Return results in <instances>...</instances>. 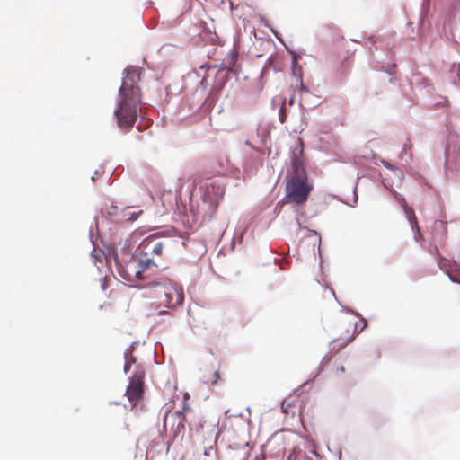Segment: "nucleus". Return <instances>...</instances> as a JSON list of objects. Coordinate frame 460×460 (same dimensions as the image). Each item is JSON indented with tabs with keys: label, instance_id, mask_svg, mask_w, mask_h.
Segmentation results:
<instances>
[{
	"label": "nucleus",
	"instance_id": "393cba45",
	"mask_svg": "<svg viewBox=\"0 0 460 460\" xmlns=\"http://www.w3.org/2000/svg\"><path fill=\"white\" fill-rule=\"evenodd\" d=\"M358 317L360 319V321L363 323V324L361 327H359L358 323V322L355 323L353 335L347 338L350 341H352L356 335L359 334L367 325V321L361 314H360V316H358Z\"/></svg>",
	"mask_w": 460,
	"mask_h": 460
},
{
	"label": "nucleus",
	"instance_id": "3c124183",
	"mask_svg": "<svg viewBox=\"0 0 460 460\" xmlns=\"http://www.w3.org/2000/svg\"><path fill=\"white\" fill-rule=\"evenodd\" d=\"M331 293L332 294V296H334V298L337 300L336 298V295H335V292L332 288H331Z\"/></svg>",
	"mask_w": 460,
	"mask_h": 460
},
{
	"label": "nucleus",
	"instance_id": "1a4fd4ad",
	"mask_svg": "<svg viewBox=\"0 0 460 460\" xmlns=\"http://www.w3.org/2000/svg\"><path fill=\"white\" fill-rule=\"evenodd\" d=\"M434 255L437 259V264L438 268L448 276L449 280L452 283L460 285V279L456 276V273H454V271L460 272V263L456 260H452V261L449 262L447 259L439 254L438 247L434 248Z\"/></svg>",
	"mask_w": 460,
	"mask_h": 460
},
{
	"label": "nucleus",
	"instance_id": "de8ad7c7",
	"mask_svg": "<svg viewBox=\"0 0 460 460\" xmlns=\"http://www.w3.org/2000/svg\"><path fill=\"white\" fill-rule=\"evenodd\" d=\"M234 238H235V234L234 235V240L232 241V243H231V250H233L234 248V243H235Z\"/></svg>",
	"mask_w": 460,
	"mask_h": 460
},
{
	"label": "nucleus",
	"instance_id": "dca6fc26",
	"mask_svg": "<svg viewBox=\"0 0 460 460\" xmlns=\"http://www.w3.org/2000/svg\"><path fill=\"white\" fill-rule=\"evenodd\" d=\"M431 0H422L420 6V28L425 26V22L429 16Z\"/></svg>",
	"mask_w": 460,
	"mask_h": 460
},
{
	"label": "nucleus",
	"instance_id": "a18cd8bd",
	"mask_svg": "<svg viewBox=\"0 0 460 460\" xmlns=\"http://www.w3.org/2000/svg\"><path fill=\"white\" fill-rule=\"evenodd\" d=\"M202 68H203V70H207L208 71V70H209L211 68V66L209 65L203 64Z\"/></svg>",
	"mask_w": 460,
	"mask_h": 460
},
{
	"label": "nucleus",
	"instance_id": "412c9836",
	"mask_svg": "<svg viewBox=\"0 0 460 460\" xmlns=\"http://www.w3.org/2000/svg\"><path fill=\"white\" fill-rule=\"evenodd\" d=\"M135 263L136 261H133L127 265L126 275L124 278L128 280H131L133 274L138 279L142 278V272L141 270L136 269V267L134 266Z\"/></svg>",
	"mask_w": 460,
	"mask_h": 460
},
{
	"label": "nucleus",
	"instance_id": "bf43d9fd",
	"mask_svg": "<svg viewBox=\"0 0 460 460\" xmlns=\"http://www.w3.org/2000/svg\"><path fill=\"white\" fill-rule=\"evenodd\" d=\"M234 416H242V413H239V414H235Z\"/></svg>",
	"mask_w": 460,
	"mask_h": 460
},
{
	"label": "nucleus",
	"instance_id": "4be33fe9",
	"mask_svg": "<svg viewBox=\"0 0 460 460\" xmlns=\"http://www.w3.org/2000/svg\"><path fill=\"white\" fill-rule=\"evenodd\" d=\"M298 106L303 110L301 114H300V125L298 126L297 128V130H296V132H298V133H302L305 128L307 127L308 125V122H307V118L305 114V111L306 110V108H305L302 104V102L299 101L298 102Z\"/></svg>",
	"mask_w": 460,
	"mask_h": 460
},
{
	"label": "nucleus",
	"instance_id": "2eb2a0df",
	"mask_svg": "<svg viewBox=\"0 0 460 460\" xmlns=\"http://www.w3.org/2000/svg\"><path fill=\"white\" fill-rule=\"evenodd\" d=\"M239 39L234 37L233 49L228 52L227 57L225 59L226 64L236 62L239 58Z\"/></svg>",
	"mask_w": 460,
	"mask_h": 460
},
{
	"label": "nucleus",
	"instance_id": "ea45409f",
	"mask_svg": "<svg viewBox=\"0 0 460 460\" xmlns=\"http://www.w3.org/2000/svg\"><path fill=\"white\" fill-rule=\"evenodd\" d=\"M436 224H438L442 228L443 232L447 231V227H446V225L444 222L438 221V222H436Z\"/></svg>",
	"mask_w": 460,
	"mask_h": 460
},
{
	"label": "nucleus",
	"instance_id": "f8f14e48",
	"mask_svg": "<svg viewBox=\"0 0 460 460\" xmlns=\"http://www.w3.org/2000/svg\"><path fill=\"white\" fill-rule=\"evenodd\" d=\"M292 168V175L289 179H298L302 181H308V177L306 174L305 168L304 166V162L302 159L294 157L291 162ZM288 180V177L286 176L285 180Z\"/></svg>",
	"mask_w": 460,
	"mask_h": 460
},
{
	"label": "nucleus",
	"instance_id": "39448f33",
	"mask_svg": "<svg viewBox=\"0 0 460 460\" xmlns=\"http://www.w3.org/2000/svg\"><path fill=\"white\" fill-rule=\"evenodd\" d=\"M313 185L309 181L288 179L286 184V194L282 199L284 203H294L297 206L304 205L309 198Z\"/></svg>",
	"mask_w": 460,
	"mask_h": 460
},
{
	"label": "nucleus",
	"instance_id": "9b49d317",
	"mask_svg": "<svg viewBox=\"0 0 460 460\" xmlns=\"http://www.w3.org/2000/svg\"><path fill=\"white\" fill-rule=\"evenodd\" d=\"M411 84L414 85L420 93L427 96L430 95L435 90L431 81L429 78L423 77L420 75H414L411 81Z\"/></svg>",
	"mask_w": 460,
	"mask_h": 460
},
{
	"label": "nucleus",
	"instance_id": "13d9d810",
	"mask_svg": "<svg viewBox=\"0 0 460 460\" xmlns=\"http://www.w3.org/2000/svg\"><path fill=\"white\" fill-rule=\"evenodd\" d=\"M204 247H206L204 244H203ZM207 252V248H205V250L203 251V253Z\"/></svg>",
	"mask_w": 460,
	"mask_h": 460
},
{
	"label": "nucleus",
	"instance_id": "864d4df0",
	"mask_svg": "<svg viewBox=\"0 0 460 460\" xmlns=\"http://www.w3.org/2000/svg\"><path fill=\"white\" fill-rule=\"evenodd\" d=\"M341 450L339 451V459L341 460Z\"/></svg>",
	"mask_w": 460,
	"mask_h": 460
},
{
	"label": "nucleus",
	"instance_id": "c9c22d12",
	"mask_svg": "<svg viewBox=\"0 0 460 460\" xmlns=\"http://www.w3.org/2000/svg\"><path fill=\"white\" fill-rule=\"evenodd\" d=\"M130 362H133L135 363V358L134 357H130L129 360H127L126 363H125V366H124V371L127 373L128 371V369L130 368Z\"/></svg>",
	"mask_w": 460,
	"mask_h": 460
},
{
	"label": "nucleus",
	"instance_id": "e433bc0d",
	"mask_svg": "<svg viewBox=\"0 0 460 460\" xmlns=\"http://www.w3.org/2000/svg\"><path fill=\"white\" fill-rule=\"evenodd\" d=\"M329 347H330V350H334L336 349V340L333 339L332 341H330L329 343Z\"/></svg>",
	"mask_w": 460,
	"mask_h": 460
},
{
	"label": "nucleus",
	"instance_id": "0eeeda50",
	"mask_svg": "<svg viewBox=\"0 0 460 460\" xmlns=\"http://www.w3.org/2000/svg\"><path fill=\"white\" fill-rule=\"evenodd\" d=\"M445 167L460 172V137L450 135L444 151Z\"/></svg>",
	"mask_w": 460,
	"mask_h": 460
},
{
	"label": "nucleus",
	"instance_id": "6e6d98bb",
	"mask_svg": "<svg viewBox=\"0 0 460 460\" xmlns=\"http://www.w3.org/2000/svg\"><path fill=\"white\" fill-rule=\"evenodd\" d=\"M325 358H326V357H323V358H322L321 363L325 362Z\"/></svg>",
	"mask_w": 460,
	"mask_h": 460
},
{
	"label": "nucleus",
	"instance_id": "79ce46f5",
	"mask_svg": "<svg viewBox=\"0 0 460 460\" xmlns=\"http://www.w3.org/2000/svg\"><path fill=\"white\" fill-rule=\"evenodd\" d=\"M244 232H245V229H243V230L239 234V235H238V241H239L240 243L243 241Z\"/></svg>",
	"mask_w": 460,
	"mask_h": 460
},
{
	"label": "nucleus",
	"instance_id": "37998d69",
	"mask_svg": "<svg viewBox=\"0 0 460 460\" xmlns=\"http://www.w3.org/2000/svg\"><path fill=\"white\" fill-rule=\"evenodd\" d=\"M316 376H317V375H315V376L313 377V379H310V380H308V381L305 382V383L302 385V386H301V387H302V388H304V387H305V386L309 382L313 381V380L316 377Z\"/></svg>",
	"mask_w": 460,
	"mask_h": 460
},
{
	"label": "nucleus",
	"instance_id": "423d86ee",
	"mask_svg": "<svg viewBox=\"0 0 460 460\" xmlns=\"http://www.w3.org/2000/svg\"><path fill=\"white\" fill-rule=\"evenodd\" d=\"M184 421L182 411L168 410L164 416L163 433L169 438H175L183 430Z\"/></svg>",
	"mask_w": 460,
	"mask_h": 460
},
{
	"label": "nucleus",
	"instance_id": "bb28decb",
	"mask_svg": "<svg viewBox=\"0 0 460 460\" xmlns=\"http://www.w3.org/2000/svg\"><path fill=\"white\" fill-rule=\"evenodd\" d=\"M299 58H293V60L291 62V75L293 77L296 78L298 80V73L299 68L302 70V67L297 64Z\"/></svg>",
	"mask_w": 460,
	"mask_h": 460
},
{
	"label": "nucleus",
	"instance_id": "c03bdc74",
	"mask_svg": "<svg viewBox=\"0 0 460 460\" xmlns=\"http://www.w3.org/2000/svg\"><path fill=\"white\" fill-rule=\"evenodd\" d=\"M288 104H289V106H292L294 104V96L293 95L290 96L289 101H288Z\"/></svg>",
	"mask_w": 460,
	"mask_h": 460
},
{
	"label": "nucleus",
	"instance_id": "6e6552de",
	"mask_svg": "<svg viewBox=\"0 0 460 460\" xmlns=\"http://www.w3.org/2000/svg\"><path fill=\"white\" fill-rule=\"evenodd\" d=\"M145 370L137 367L135 374L129 378V384L126 390L128 400L136 405L142 398L144 393Z\"/></svg>",
	"mask_w": 460,
	"mask_h": 460
},
{
	"label": "nucleus",
	"instance_id": "f704fd0d",
	"mask_svg": "<svg viewBox=\"0 0 460 460\" xmlns=\"http://www.w3.org/2000/svg\"><path fill=\"white\" fill-rule=\"evenodd\" d=\"M220 377V374L218 370L213 372V380L211 381V385H215L217 383V380Z\"/></svg>",
	"mask_w": 460,
	"mask_h": 460
},
{
	"label": "nucleus",
	"instance_id": "ddd939ff",
	"mask_svg": "<svg viewBox=\"0 0 460 460\" xmlns=\"http://www.w3.org/2000/svg\"><path fill=\"white\" fill-rule=\"evenodd\" d=\"M448 5V10L444 21V26H450L456 16L460 13V0H449Z\"/></svg>",
	"mask_w": 460,
	"mask_h": 460
},
{
	"label": "nucleus",
	"instance_id": "aec40b11",
	"mask_svg": "<svg viewBox=\"0 0 460 460\" xmlns=\"http://www.w3.org/2000/svg\"><path fill=\"white\" fill-rule=\"evenodd\" d=\"M411 158L412 155L410 152V146L404 144L400 154V160L402 162V165L403 166L409 164L410 162L411 161Z\"/></svg>",
	"mask_w": 460,
	"mask_h": 460
},
{
	"label": "nucleus",
	"instance_id": "603ef678",
	"mask_svg": "<svg viewBox=\"0 0 460 460\" xmlns=\"http://www.w3.org/2000/svg\"><path fill=\"white\" fill-rule=\"evenodd\" d=\"M208 451L207 450V448H205L203 450V456H208Z\"/></svg>",
	"mask_w": 460,
	"mask_h": 460
},
{
	"label": "nucleus",
	"instance_id": "4d7b16f0",
	"mask_svg": "<svg viewBox=\"0 0 460 460\" xmlns=\"http://www.w3.org/2000/svg\"><path fill=\"white\" fill-rule=\"evenodd\" d=\"M208 395H206L205 397H203V401L208 400Z\"/></svg>",
	"mask_w": 460,
	"mask_h": 460
},
{
	"label": "nucleus",
	"instance_id": "8fccbe9b",
	"mask_svg": "<svg viewBox=\"0 0 460 460\" xmlns=\"http://www.w3.org/2000/svg\"><path fill=\"white\" fill-rule=\"evenodd\" d=\"M338 370L341 371V372H344L345 371V367L343 366H341L338 367Z\"/></svg>",
	"mask_w": 460,
	"mask_h": 460
},
{
	"label": "nucleus",
	"instance_id": "4c0bfd02",
	"mask_svg": "<svg viewBox=\"0 0 460 460\" xmlns=\"http://www.w3.org/2000/svg\"><path fill=\"white\" fill-rule=\"evenodd\" d=\"M453 84H454L456 87L460 88V75H456V79H454Z\"/></svg>",
	"mask_w": 460,
	"mask_h": 460
},
{
	"label": "nucleus",
	"instance_id": "5fc2aeb1",
	"mask_svg": "<svg viewBox=\"0 0 460 460\" xmlns=\"http://www.w3.org/2000/svg\"><path fill=\"white\" fill-rule=\"evenodd\" d=\"M351 40L354 42H359V40H358V39H351Z\"/></svg>",
	"mask_w": 460,
	"mask_h": 460
},
{
	"label": "nucleus",
	"instance_id": "49530a36",
	"mask_svg": "<svg viewBox=\"0 0 460 460\" xmlns=\"http://www.w3.org/2000/svg\"><path fill=\"white\" fill-rule=\"evenodd\" d=\"M345 345L346 344L344 342L340 343L337 350H341V349H343L345 347Z\"/></svg>",
	"mask_w": 460,
	"mask_h": 460
},
{
	"label": "nucleus",
	"instance_id": "f03ea898",
	"mask_svg": "<svg viewBox=\"0 0 460 460\" xmlns=\"http://www.w3.org/2000/svg\"><path fill=\"white\" fill-rule=\"evenodd\" d=\"M153 293L160 306L172 308L183 302V290L180 285L168 279L152 284Z\"/></svg>",
	"mask_w": 460,
	"mask_h": 460
},
{
	"label": "nucleus",
	"instance_id": "c756f323",
	"mask_svg": "<svg viewBox=\"0 0 460 460\" xmlns=\"http://www.w3.org/2000/svg\"><path fill=\"white\" fill-rule=\"evenodd\" d=\"M339 304L341 306V311L342 312H344L346 314H349L355 315V316H360V314L358 312L353 310L352 308H350L349 306H344L341 303H339Z\"/></svg>",
	"mask_w": 460,
	"mask_h": 460
},
{
	"label": "nucleus",
	"instance_id": "a19ab883",
	"mask_svg": "<svg viewBox=\"0 0 460 460\" xmlns=\"http://www.w3.org/2000/svg\"><path fill=\"white\" fill-rule=\"evenodd\" d=\"M367 40L369 41V42H376V38L375 35H370V36H368Z\"/></svg>",
	"mask_w": 460,
	"mask_h": 460
},
{
	"label": "nucleus",
	"instance_id": "7c9ffc66",
	"mask_svg": "<svg viewBox=\"0 0 460 460\" xmlns=\"http://www.w3.org/2000/svg\"><path fill=\"white\" fill-rule=\"evenodd\" d=\"M266 27H268L270 31L273 33V35L275 36V38L280 42V43H283L284 40L281 37V35L279 33L278 31H276L275 29H273L271 26H270L267 22H265L264 24Z\"/></svg>",
	"mask_w": 460,
	"mask_h": 460
},
{
	"label": "nucleus",
	"instance_id": "4468645a",
	"mask_svg": "<svg viewBox=\"0 0 460 460\" xmlns=\"http://www.w3.org/2000/svg\"><path fill=\"white\" fill-rule=\"evenodd\" d=\"M203 42L208 41L211 44H221V40L216 31H212L203 21Z\"/></svg>",
	"mask_w": 460,
	"mask_h": 460
},
{
	"label": "nucleus",
	"instance_id": "72a5a7b5",
	"mask_svg": "<svg viewBox=\"0 0 460 460\" xmlns=\"http://www.w3.org/2000/svg\"><path fill=\"white\" fill-rule=\"evenodd\" d=\"M394 70H395V64H390L388 63L387 64V67L385 69V72L389 75H393L394 73Z\"/></svg>",
	"mask_w": 460,
	"mask_h": 460
},
{
	"label": "nucleus",
	"instance_id": "473e14b6",
	"mask_svg": "<svg viewBox=\"0 0 460 460\" xmlns=\"http://www.w3.org/2000/svg\"><path fill=\"white\" fill-rule=\"evenodd\" d=\"M382 164L388 170H397L396 166L393 165L390 162L386 160H382Z\"/></svg>",
	"mask_w": 460,
	"mask_h": 460
},
{
	"label": "nucleus",
	"instance_id": "cd10ccee",
	"mask_svg": "<svg viewBox=\"0 0 460 460\" xmlns=\"http://www.w3.org/2000/svg\"><path fill=\"white\" fill-rule=\"evenodd\" d=\"M308 236H316V237L318 238V249H317V253H318V255H319V257H320V259H321V261H320V264H322V263H323V261H322V255H321V236H320V234H318V232H317V231H315V230H309V234H308Z\"/></svg>",
	"mask_w": 460,
	"mask_h": 460
},
{
	"label": "nucleus",
	"instance_id": "20e7f679",
	"mask_svg": "<svg viewBox=\"0 0 460 460\" xmlns=\"http://www.w3.org/2000/svg\"><path fill=\"white\" fill-rule=\"evenodd\" d=\"M203 174L205 172L203 171ZM205 175H203V178ZM225 189L220 179H214L206 177V181H203V204H208V217H213L216 213L219 202L223 199Z\"/></svg>",
	"mask_w": 460,
	"mask_h": 460
},
{
	"label": "nucleus",
	"instance_id": "9d476101",
	"mask_svg": "<svg viewBox=\"0 0 460 460\" xmlns=\"http://www.w3.org/2000/svg\"><path fill=\"white\" fill-rule=\"evenodd\" d=\"M398 201L405 214V217L407 218V221L409 222V225L412 230V232L416 233V235L414 236V239L416 242L419 241V237H422V234L420 230V227L418 226L416 217L414 214V211L411 208H410L405 200V199L402 196L398 197Z\"/></svg>",
	"mask_w": 460,
	"mask_h": 460
},
{
	"label": "nucleus",
	"instance_id": "58836bf2",
	"mask_svg": "<svg viewBox=\"0 0 460 460\" xmlns=\"http://www.w3.org/2000/svg\"><path fill=\"white\" fill-rule=\"evenodd\" d=\"M277 99H279V97H273L271 99L270 107H271L272 110H274L275 107H276V101H277Z\"/></svg>",
	"mask_w": 460,
	"mask_h": 460
},
{
	"label": "nucleus",
	"instance_id": "a211bd4d",
	"mask_svg": "<svg viewBox=\"0 0 460 460\" xmlns=\"http://www.w3.org/2000/svg\"><path fill=\"white\" fill-rule=\"evenodd\" d=\"M279 100L281 102V105L278 111V117L280 123H285L288 119V111L286 108L287 98L283 96H279Z\"/></svg>",
	"mask_w": 460,
	"mask_h": 460
},
{
	"label": "nucleus",
	"instance_id": "5701e85b",
	"mask_svg": "<svg viewBox=\"0 0 460 460\" xmlns=\"http://www.w3.org/2000/svg\"><path fill=\"white\" fill-rule=\"evenodd\" d=\"M227 164V160L220 159L217 163V168L213 171V175L217 176L229 173V171L226 168Z\"/></svg>",
	"mask_w": 460,
	"mask_h": 460
},
{
	"label": "nucleus",
	"instance_id": "a878e982",
	"mask_svg": "<svg viewBox=\"0 0 460 460\" xmlns=\"http://www.w3.org/2000/svg\"><path fill=\"white\" fill-rule=\"evenodd\" d=\"M226 65L228 66V71L230 73H233L235 75L236 79H238L239 78V75L242 72V67L237 63V61L234 62V63H229V64H226Z\"/></svg>",
	"mask_w": 460,
	"mask_h": 460
},
{
	"label": "nucleus",
	"instance_id": "09e8293b",
	"mask_svg": "<svg viewBox=\"0 0 460 460\" xmlns=\"http://www.w3.org/2000/svg\"><path fill=\"white\" fill-rule=\"evenodd\" d=\"M403 175H404L403 171L400 169V170H399V172H398V176L401 178V177H402Z\"/></svg>",
	"mask_w": 460,
	"mask_h": 460
},
{
	"label": "nucleus",
	"instance_id": "2f4dec72",
	"mask_svg": "<svg viewBox=\"0 0 460 460\" xmlns=\"http://www.w3.org/2000/svg\"><path fill=\"white\" fill-rule=\"evenodd\" d=\"M292 403L291 402H288L286 403V400H283L282 402H281V411L284 412V413H288V408L291 407Z\"/></svg>",
	"mask_w": 460,
	"mask_h": 460
},
{
	"label": "nucleus",
	"instance_id": "c85d7f7f",
	"mask_svg": "<svg viewBox=\"0 0 460 460\" xmlns=\"http://www.w3.org/2000/svg\"><path fill=\"white\" fill-rule=\"evenodd\" d=\"M285 49L287 50V52L291 55V58H300V55L292 48L288 47L285 42L281 43Z\"/></svg>",
	"mask_w": 460,
	"mask_h": 460
},
{
	"label": "nucleus",
	"instance_id": "7ed1b4c3",
	"mask_svg": "<svg viewBox=\"0 0 460 460\" xmlns=\"http://www.w3.org/2000/svg\"><path fill=\"white\" fill-rule=\"evenodd\" d=\"M170 241H162L155 235H150L146 238L142 243V252L137 261L142 270H146L150 266L158 267L157 261L161 259L163 251L170 246Z\"/></svg>",
	"mask_w": 460,
	"mask_h": 460
},
{
	"label": "nucleus",
	"instance_id": "f3484780",
	"mask_svg": "<svg viewBox=\"0 0 460 460\" xmlns=\"http://www.w3.org/2000/svg\"><path fill=\"white\" fill-rule=\"evenodd\" d=\"M298 81L300 83L298 92L301 94L302 99L305 100L306 98V95H308V97L319 99V97L312 94L310 93L308 87L303 83V72L300 68H299V73H298Z\"/></svg>",
	"mask_w": 460,
	"mask_h": 460
},
{
	"label": "nucleus",
	"instance_id": "f257e3e1",
	"mask_svg": "<svg viewBox=\"0 0 460 460\" xmlns=\"http://www.w3.org/2000/svg\"><path fill=\"white\" fill-rule=\"evenodd\" d=\"M141 73V69L137 66H129L125 70L119 88V106L114 112L120 128H131L137 120L142 102L140 88L137 85Z\"/></svg>",
	"mask_w": 460,
	"mask_h": 460
},
{
	"label": "nucleus",
	"instance_id": "6ab92c4d",
	"mask_svg": "<svg viewBox=\"0 0 460 460\" xmlns=\"http://www.w3.org/2000/svg\"><path fill=\"white\" fill-rule=\"evenodd\" d=\"M218 97H219V92L217 90V91L211 90L210 93L206 97L205 100H203V102H202L203 109L204 108L211 109L212 105L214 104L215 102L217 101Z\"/></svg>",
	"mask_w": 460,
	"mask_h": 460
},
{
	"label": "nucleus",
	"instance_id": "b1692460",
	"mask_svg": "<svg viewBox=\"0 0 460 460\" xmlns=\"http://www.w3.org/2000/svg\"><path fill=\"white\" fill-rule=\"evenodd\" d=\"M358 180H359V173L357 174V178H356V181L354 183V186H353V190H352V196H353V199H352V203H349V202H345V204H347L348 206L351 207V208H355L358 204Z\"/></svg>",
	"mask_w": 460,
	"mask_h": 460
}]
</instances>
